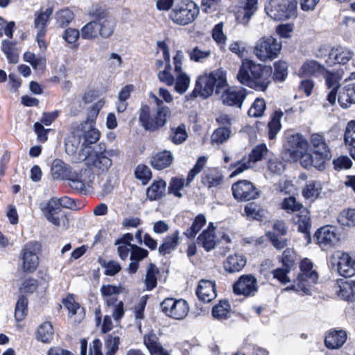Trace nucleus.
Returning a JSON list of instances; mask_svg holds the SVG:
<instances>
[{"label":"nucleus","mask_w":355,"mask_h":355,"mask_svg":"<svg viewBox=\"0 0 355 355\" xmlns=\"http://www.w3.org/2000/svg\"><path fill=\"white\" fill-rule=\"evenodd\" d=\"M272 73L271 67L245 60L242 62L236 78L243 85L256 90L265 91L270 83Z\"/></svg>","instance_id":"obj_1"},{"label":"nucleus","mask_w":355,"mask_h":355,"mask_svg":"<svg viewBox=\"0 0 355 355\" xmlns=\"http://www.w3.org/2000/svg\"><path fill=\"white\" fill-rule=\"evenodd\" d=\"M157 107L151 110L147 105H142L139 113V121L147 131L155 132L164 127L171 116L170 109L163 101L154 96Z\"/></svg>","instance_id":"obj_2"},{"label":"nucleus","mask_w":355,"mask_h":355,"mask_svg":"<svg viewBox=\"0 0 355 355\" xmlns=\"http://www.w3.org/2000/svg\"><path fill=\"white\" fill-rule=\"evenodd\" d=\"M310 147L312 154L307 153L303 157L302 166L309 168L311 166L322 171L325 164L332 157L331 152L322 135L312 134L310 139Z\"/></svg>","instance_id":"obj_3"},{"label":"nucleus","mask_w":355,"mask_h":355,"mask_svg":"<svg viewBox=\"0 0 355 355\" xmlns=\"http://www.w3.org/2000/svg\"><path fill=\"white\" fill-rule=\"evenodd\" d=\"M226 86H227L226 71L222 69H217L200 76L196 83V87H199L198 93L204 98L210 96L214 91L216 94H219L220 90Z\"/></svg>","instance_id":"obj_4"},{"label":"nucleus","mask_w":355,"mask_h":355,"mask_svg":"<svg viewBox=\"0 0 355 355\" xmlns=\"http://www.w3.org/2000/svg\"><path fill=\"white\" fill-rule=\"evenodd\" d=\"M281 50V41L272 36H265L256 42L254 53L259 60L266 62L277 58Z\"/></svg>","instance_id":"obj_5"},{"label":"nucleus","mask_w":355,"mask_h":355,"mask_svg":"<svg viewBox=\"0 0 355 355\" xmlns=\"http://www.w3.org/2000/svg\"><path fill=\"white\" fill-rule=\"evenodd\" d=\"M199 14V8L193 1L182 2L170 13V18L176 24L185 26L193 22Z\"/></svg>","instance_id":"obj_6"},{"label":"nucleus","mask_w":355,"mask_h":355,"mask_svg":"<svg viewBox=\"0 0 355 355\" xmlns=\"http://www.w3.org/2000/svg\"><path fill=\"white\" fill-rule=\"evenodd\" d=\"M318 279V275L315 270H313V263L304 259L300 263V272L297 275V284L296 291H302L304 294L310 295L311 287L315 284Z\"/></svg>","instance_id":"obj_7"},{"label":"nucleus","mask_w":355,"mask_h":355,"mask_svg":"<svg viewBox=\"0 0 355 355\" xmlns=\"http://www.w3.org/2000/svg\"><path fill=\"white\" fill-rule=\"evenodd\" d=\"M296 3L289 0H270L266 6L267 15L275 20H285L295 14Z\"/></svg>","instance_id":"obj_8"},{"label":"nucleus","mask_w":355,"mask_h":355,"mask_svg":"<svg viewBox=\"0 0 355 355\" xmlns=\"http://www.w3.org/2000/svg\"><path fill=\"white\" fill-rule=\"evenodd\" d=\"M333 269H335L340 275L350 277L355 275V257L340 250L334 252L329 259Z\"/></svg>","instance_id":"obj_9"},{"label":"nucleus","mask_w":355,"mask_h":355,"mask_svg":"<svg viewBox=\"0 0 355 355\" xmlns=\"http://www.w3.org/2000/svg\"><path fill=\"white\" fill-rule=\"evenodd\" d=\"M105 153H93L91 149H83L82 153L78 154V160L85 162L89 167L104 173L108 171L112 164L111 159Z\"/></svg>","instance_id":"obj_10"},{"label":"nucleus","mask_w":355,"mask_h":355,"mask_svg":"<svg viewBox=\"0 0 355 355\" xmlns=\"http://www.w3.org/2000/svg\"><path fill=\"white\" fill-rule=\"evenodd\" d=\"M89 15L92 18L96 19L100 37L108 38L113 35L116 26L115 21L106 9L94 6L89 10Z\"/></svg>","instance_id":"obj_11"},{"label":"nucleus","mask_w":355,"mask_h":355,"mask_svg":"<svg viewBox=\"0 0 355 355\" xmlns=\"http://www.w3.org/2000/svg\"><path fill=\"white\" fill-rule=\"evenodd\" d=\"M308 142L301 134L291 135L287 137L286 143L284 144L285 154L293 161L303 159L304 155L308 150Z\"/></svg>","instance_id":"obj_12"},{"label":"nucleus","mask_w":355,"mask_h":355,"mask_svg":"<svg viewBox=\"0 0 355 355\" xmlns=\"http://www.w3.org/2000/svg\"><path fill=\"white\" fill-rule=\"evenodd\" d=\"M162 311L167 316L175 320H182L188 314L189 306L183 299L168 297L160 304Z\"/></svg>","instance_id":"obj_13"},{"label":"nucleus","mask_w":355,"mask_h":355,"mask_svg":"<svg viewBox=\"0 0 355 355\" xmlns=\"http://www.w3.org/2000/svg\"><path fill=\"white\" fill-rule=\"evenodd\" d=\"M40 251V245L36 241L26 243L21 252L22 261V270L24 272L33 273L39 264L38 253Z\"/></svg>","instance_id":"obj_14"},{"label":"nucleus","mask_w":355,"mask_h":355,"mask_svg":"<svg viewBox=\"0 0 355 355\" xmlns=\"http://www.w3.org/2000/svg\"><path fill=\"white\" fill-rule=\"evenodd\" d=\"M234 198L239 201L254 200L260 196V191L249 180H239L232 186Z\"/></svg>","instance_id":"obj_15"},{"label":"nucleus","mask_w":355,"mask_h":355,"mask_svg":"<svg viewBox=\"0 0 355 355\" xmlns=\"http://www.w3.org/2000/svg\"><path fill=\"white\" fill-rule=\"evenodd\" d=\"M76 129L82 139V149L79 153H82L83 149H90L89 146L99 140L101 134L95 128L93 119H88L87 121L81 123Z\"/></svg>","instance_id":"obj_16"},{"label":"nucleus","mask_w":355,"mask_h":355,"mask_svg":"<svg viewBox=\"0 0 355 355\" xmlns=\"http://www.w3.org/2000/svg\"><path fill=\"white\" fill-rule=\"evenodd\" d=\"M40 209L48 221L57 227H60L62 223L65 225L67 218L64 214L60 215L61 209L57 203V198H51L47 202L41 203Z\"/></svg>","instance_id":"obj_17"},{"label":"nucleus","mask_w":355,"mask_h":355,"mask_svg":"<svg viewBox=\"0 0 355 355\" xmlns=\"http://www.w3.org/2000/svg\"><path fill=\"white\" fill-rule=\"evenodd\" d=\"M233 291L237 295H254L257 292V280L252 275H243L234 284Z\"/></svg>","instance_id":"obj_18"},{"label":"nucleus","mask_w":355,"mask_h":355,"mask_svg":"<svg viewBox=\"0 0 355 355\" xmlns=\"http://www.w3.org/2000/svg\"><path fill=\"white\" fill-rule=\"evenodd\" d=\"M120 344L119 336L115 334H109L105 340V355H114ZM102 343L99 339H94L89 348V355H103L101 352Z\"/></svg>","instance_id":"obj_19"},{"label":"nucleus","mask_w":355,"mask_h":355,"mask_svg":"<svg viewBox=\"0 0 355 355\" xmlns=\"http://www.w3.org/2000/svg\"><path fill=\"white\" fill-rule=\"evenodd\" d=\"M246 96L245 89L230 87L222 93L221 100L224 105L241 108Z\"/></svg>","instance_id":"obj_20"},{"label":"nucleus","mask_w":355,"mask_h":355,"mask_svg":"<svg viewBox=\"0 0 355 355\" xmlns=\"http://www.w3.org/2000/svg\"><path fill=\"white\" fill-rule=\"evenodd\" d=\"M293 254L294 252L292 249L286 248L283 252L282 257L283 268H277L272 271L273 277L277 279L283 284L290 282L287 274L290 272V269L294 263Z\"/></svg>","instance_id":"obj_21"},{"label":"nucleus","mask_w":355,"mask_h":355,"mask_svg":"<svg viewBox=\"0 0 355 355\" xmlns=\"http://www.w3.org/2000/svg\"><path fill=\"white\" fill-rule=\"evenodd\" d=\"M354 52L347 47L342 46L333 47L331 49L327 64L329 66L336 64H345L352 58Z\"/></svg>","instance_id":"obj_22"},{"label":"nucleus","mask_w":355,"mask_h":355,"mask_svg":"<svg viewBox=\"0 0 355 355\" xmlns=\"http://www.w3.org/2000/svg\"><path fill=\"white\" fill-rule=\"evenodd\" d=\"M84 173L87 175V178H83V175L79 178L78 173L73 171L74 175L67 179L69 187L80 193L87 192V185H89L94 178V175L90 169H85Z\"/></svg>","instance_id":"obj_23"},{"label":"nucleus","mask_w":355,"mask_h":355,"mask_svg":"<svg viewBox=\"0 0 355 355\" xmlns=\"http://www.w3.org/2000/svg\"><path fill=\"white\" fill-rule=\"evenodd\" d=\"M324 78L326 85L328 89H330L327 95V100L329 105H334L336 102L340 78L337 74L331 71H327Z\"/></svg>","instance_id":"obj_24"},{"label":"nucleus","mask_w":355,"mask_h":355,"mask_svg":"<svg viewBox=\"0 0 355 355\" xmlns=\"http://www.w3.org/2000/svg\"><path fill=\"white\" fill-rule=\"evenodd\" d=\"M51 173L54 180H67L74 175L72 168L60 159L53 161Z\"/></svg>","instance_id":"obj_25"},{"label":"nucleus","mask_w":355,"mask_h":355,"mask_svg":"<svg viewBox=\"0 0 355 355\" xmlns=\"http://www.w3.org/2000/svg\"><path fill=\"white\" fill-rule=\"evenodd\" d=\"M337 98L340 106L344 109L355 104V83H349L340 88Z\"/></svg>","instance_id":"obj_26"},{"label":"nucleus","mask_w":355,"mask_h":355,"mask_svg":"<svg viewBox=\"0 0 355 355\" xmlns=\"http://www.w3.org/2000/svg\"><path fill=\"white\" fill-rule=\"evenodd\" d=\"M335 291L343 300L353 301L355 300V281L340 279L335 286Z\"/></svg>","instance_id":"obj_27"},{"label":"nucleus","mask_w":355,"mask_h":355,"mask_svg":"<svg viewBox=\"0 0 355 355\" xmlns=\"http://www.w3.org/2000/svg\"><path fill=\"white\" fill-rule=\"evenodd\" d=\"M196 295L204 302H209L216 297V286L214 282L209 280L200 281Z\"/></svg>","instance_id":"obj_28"},{"label":"nucleus","mask_w":355,"mask_h":355,"mask_svg":"<svg viewBox=\"0 0 355 355\" xmlns=\"http://www.w3.org/2000/svg\"><path fill=\"white\" fill-rule=\"evenodd\" d=\"M201 182L209 189L216 187L223 182V173L216 168H208L203 172Z\"/></svg>","instance_id":"obj_29"},{"label":"nucleus","mask_w":355,"mask_h":355,"mask_svg":"<svg viewBox=\"0 0 355 355\" xmlns=\"http://www.w3.org/2000/svg\"><path fill=\"white\" fill-rule=\"evenodd\" d=\"M293 221L297 225V230L304 234L308 242L311 241L309 230L311 227L309 211L304 209L293 218Z\"/></svg>","instance_id":"obj_30"},{"label":"nucleus","mask_w":355,"mask_h":355,"mask_svg":"<svg viewBox=\"0 0 355 355\" xmlns=\"http://www.w3.org/2000/svg\"><path fill=\"white\" fill-rule=\"evenodd\" d=\"M173 156L170 150H164L156 153L151 157V166L157 170H163L171 165Z\"/></svg>","instance_id":"obj_31"},{"label":"nucleus","mask_w":355,"mask_h":355,"mask_svg":"<svg viewBox=\"0 0 355 355\" xmlns=\"http://www.w3.org/2000/svg\"><path fill=\"white\" fill-rule=\"evenodd\" d=\"M347 333L343 330H334L331 331L324 340L325 345L331 349L341 347L347 340Z\"/></svg>","instance_id":"obj_32"},{"label":"nucleus","mask_w":355,"mask_h":355,"mask_svg":"<svg viewBox=\"0 0 355 355\" xmlns=\"http://www.w3.org/2000/svg\"><path fill=\"white\" fill-rule=\"evenodd\" d=\"M144 343L151 355H166L168 353L163 348L157 336L153 332H149L144 336Z\"/></svg>","instance_id":"obj_33"},{"label":"nucleus","mask_w":355,"mask_h":355,"mask_svg":"<svg viewBox=\"0 0 355 355\" xmlns=\"http://www.w3.org/2000/svg\"><path fill=\"white\" fill-rule=\"evenodd\" d=\"M246 259L239 254L230 255L224 261V268L229 273L239 272L245 266Z\"/></svg>","instance_id":"obj_34"},{"label":"nucleus","mask_w":355,"mask_h":355,"mask_svg":"<svg viewBox=\"0 0 355 355\" xmlns=\"http://www.w3.org/2000/svg\"><path fill=\"white\" fill-rule=\"evenodd\" d=\"M314 236L317 239L318 243L321 248H325L331 245L336 239V235L330 227L324 226L320 228Z\"/></svg>","instance_id":"obj_35"},{"label":"nucleus","mask_w":355,"mask_h":355,"mask_svg":"<svg viewBox=\"0 0 355 355\" xmlns=\"http://www.w3.org/2000/svg\"><path fill=\"white\" fill-rule=\"evenodd\" d=\"M197 243L201 245L206 251L213 250L217 243L215 233L213 229L205 230L198 237Z\"/></svg>","instance_id":"obj_36"},{"label":"nucleus","mask_w":355,"mask_h":355,"mask_svg":"<svg viewBox=\"0 0 355 355\" xmlns=\"http://www.w3.org/2000/svg\"><path fill=\"white\" fill-rule=\"evenodd\" d=\"M257 9V0H246L245 7L236 14L239 23L246 25Z\"/></svg>","instance_id":"obj_37"},{"label":"nucleus","mask_w":355,"mask_h":355,"mask_svg":"<svg viewBox=\"0 0 355 355\" xmlns=\"http://www.w3.org/2000/svg\"><path fill=\"white\" fill-rule=\"evenodd\" d=\"M179 243V232L176 230L170 235L166 236L162 244L159 247L158 252L162 255H166L175 250Z\"/></svg>","instance_id":"obj_38"},{"label":"nucleus","mask_w":355,"mask_h":355,"mask_svg":"<svg viewBox=\"0 0 355 355\" xmlns=\"http://www.w3.org/2000/svg\"><path fill=\"white\" fill-rule=\"evenodd\" d=\"M1 50L10 63L16 64L18 62L19 50L17 47V42L3 40L1 42Z\"/></svg>","instance_id":"obj_39"},{"label":"nucleus","mask_w":355,"mask_h":355,"mask_svg":"<svg viewBox=\"0 0 355 355\" xmlns=\"http://www.w3.org/2000/svg\"><path fill=\"white\" fill-rule=\"evenodd\" d=\"M166 183L163 180L154 181L148 188L146 195L150 200L160 199L165 194Z\"/></svg>","instance_id":"obj_40"},{"label":"nucleus","mask_w":355,"mask_h":355,"mask_svg":"<svg viewBox=\"0 0 355 355\" xmlns=\"http://www.w3.org/2000/svg\"><path fill=\"white\" fill-rule=\"evenodd\" d=\"M80 148H82V139L76 129H75L66 139L65 150L67 154L74 155Z\"/></svg>","instance_id":"obj_41"},{"label":"nucleus","mask_w":355,"mask_h":355,"mask_svg":"<svg viewBox=\"0 0 355 355\" xmlns=\"http://www.w3.org/2000/svg\"><path fill=\"white\" fill-rule=\"evenodd\" d=\"M53 8L49 7L45 10H40V12H35L34 27L38 31L46 32V24L49 21V17L53 14Z\"/></svg>","instance_id":"obj_42"},{"label":"nucleus","mask_w":355,"mask_h":355,"mask_svg":"<svg viewBox=\"0 0 355 355\" xmlns=\"http://www.w3.org/2000/svg\"><path fill=\"white\" fill-rule=\"evenodd\" d=\"M344 141L349 146V153L355 160V121H352L347 123L346 127Z\"/></svg>","instance_id":"obj_43"},{"label":"nucleus","mask_w":355,"mask_h":355,"mask_svg":"<svg viewBox=\"0 0 355 355\" xmlns=\"http://www.w3.org/2000/svg\"><path fill=\"white\" fill-rule=\"evenodd\" d=\"M81 37L84 40H92L100 36L98 25L96 19L85 24L80 31Z\"/></svg>","instance_id":"obj_44"},{"label":"nucleus","mask_w":355,"mask_h":355,"mask_svg":"<svg viewBox=\"0 0 355 355\" xmlns=\"http://www.w3.org/2000/svg\"><path fill=\"white\" fill-rule=\"evenodd\" d=\"M322 191L320 182L316 180L308 181L302 190V195L306 199H316Z\"/></svg>","instance_id":"obj_45"},{"label":"nucleus","mask_w":355,"mask_h":355,"mask_svg":"<svg viewBox=\"0 0 355 355\" xmlns=\"http://www.w3.org/2000/svg\"><path fill=\"white\" fill-rule=\"evenodd\" d=\"M283 112L281 110H276L272 116L271 120L268 123V137L270 140L275 138L277 132L281 129V119L283 116Z\"/></svg>","instance_id":"obj_46"},{"label":"nucleus","mask_w":355,"mask_h":355,"mask_svg":"<svg viewBox=\"0 0 355 355\" xmlns=\"http://www.w3.org/2000/svg\"><path fill=\"white\" fill-rule=\"evenodd\" d=\"M230 305L227 300H221L212 309V315L215 319L223 320L228 318Z\"/></svg>","instance_id":"obj_47"},{"label":"nucleus","mask_w":355,"mask_h":355,"mask_svg":"<svg viewBox=\"0 0 355 355\" xmlns=\"http://www.w3.org/2000/svg\"><path fill=\"white\" fill-rule=\"evenodd\" d=\"M324 69V67L315 60H307L302 66L300 73L302 76H309L315 75Z\"/></svg>","instance_id":"obj_48"},{"label":"nucleus","mask_w":355,"mask_h":355,"mask_svg":"<svg viewBox=\"0 0 355 355\" xmlns=\"http://www.w3.org/2000/svg\"><path fill=\"white\" fill-rule=\"evenodd\" d=\"M187 133L184 124H181L177 128H171L169 139L175 144H182L187 138Z\"/></svg>","instance_id":"obj_49"},{"label":"nucleus","mask_w":355,"mask_h":355,"mask_svg":"<svg viewBox=\"0 0 355 355\" xmlns=\"http://www.w3.org/2000/svg\"><path fill=\"white\" fill-rule=\"evenodd\" d=\"M28 299L25 296L21 295L18 298L15 309V318L17 321H22L26 316L28 312Z\"/></svg>","instance_id":"obj_50"},{"label":"nucleus","mask_w":355,"mask_h":355,"mask_svg":"<svg viewBox=\"0 0 355 355\" xmlns=\"http://www.w3.org/2000/svg\"><path fill=\"white\" fill-rule=\"evenodd\" d=\"M53 328L52 324L46 322L42 324L37 331V338L43 343H49L53 338Z\"/></svg>","instance_id":"obj_51"},{"label":"nucleus","mask_w":355,"mask_h":355,"mask_svg":"<svg viewBox=\"0 0 355 355\" xmlns=\"http://www.w3.org/2000/svg\"><path fill=\"white\" fill-rule=\"evenodd\" d=\"M338 222L340 225L355 226V209H348L341 211L338 216Z\"/></svg>","instance_id":"obj_52"},{"label":"nucleus","mask_w":355,"mask_h":355,"mask_svg":"<svg viewBox=\"0 0 355 355\" xmlns=\"http://www.w3.org/2000/svg\"><path fill=\"white\" fill-rule=\"evenodd\" d=\"M98 263L105 268L104 274L105 275L114 276L121 270V266L117 261H107L99 258Z\"/></svg>","instance_id":"obj_53"},{"label":"nucleus","mask_w":355,"mask_h":355,"mask_svg":"<svg viewBox=\"0 0 355 355\" xmlns=\"http://www.w3.org/2000/svg\"><path fill=\"white\" fill-rule=\"evenodd\" d=\"M159 271L153 263H150L147 268L144 283L148 291H151L157 286V275Z\"/></svg>","instance_id":"obj_54"},{"label":"nucleus","mask_w":355,"mask_h":355,"mask_svg":"<svg viewBox=\"0 0 355 355\" xmlns=\"http://www.w3.org/2000/svg\"><path fill=\"white\" fill-rule=\"evenodd\" d=\"M206 224V218L203 214H198L194 219L191 227L184 232V235L189 238H194L196 234Z\"/></svg>","instance_id":"obj_55"},{"label":"nucleus","mask_w":355,"mask_h":355,"mask_svg":"<svg viewBox=\"0 0 355 355\" xmlns=\"http://www.w3.org/2000/svg\"><path fill=\"white\" fill-rule=\"evenodd\" d=\"M268 153V149L264 144H259L254 146L250 154L246 156L251 163L254 166L255 163L261 161Z\"/></svg>","instance_id":"obj_56"},{"label":"nucleus","mask_w":355,"mask_h":355,"mask_svg":"<svg viewBox=\"0 0 355 355\" xmlns=\"http://www.w3.org/2000/svg\"><path fill=\"white\" fill-rule=\"evenodd\" d=\"M253 166V164L251 163L249 159L245 156L241 160H239L234 164H232L230 165V169L234 168L230 175V178L235 177L243 173L244 171Z\"/></svg>","instance_id":"obj_57"},{"label":"nucleus","mask_w":355,"mask_h":355,"mask_svg":"<svg viewBox=\"0 0 355 355\" xmlns=\"http://www.w3.org/2000/svg\"><path fill=\"white\" fill-rule=\"evenodd\" d=\"M281 207L287 213H293L302 211L303 206L302 203L296 201L295 198L290 196L283 200Z\"/></svg>","instance_id":"obj_58"},{"label":"nucleus","mask_w":355,"mask_h":355,"mask_svg":"<svg viewBox=\"0 0 355 355\" xmlns=\"http://www.w3.org/2000/svg\"><path fill=\"white\" fill-rule=\"evenodd\" d=\"M266 107V105L264 99L257 98L250 107L248 114L251 117H260L263 115Z\"/></svg>","instance_id":"obj_59"},{"label":"nucleus","mask_w":355,"mask_h":355,"mask_svg":"<svg viewBox=\"0 0 355 355\" xmlns=\"http://www.w3.org/2000/svg\"><path fill=\"white\" fill-rule=\"evenodd\" d=\"M189 83L190 79L185 73L183 71L177 73L175 89L178 93L180 94H184L187 90Z\"/></svg>","instance_id":"obj_60"},{"label":"nucleus","mask_w":355,"mask_h":355,"mask_svg":"<svg viewBox=\"0 0 355 355\" xmlns=\"http://www.w3.org/2000/svg\"><path fill=\"white\" fill-rule=\"evenodd\" d=\"M288 64L284 61H277L274 64L273 79L284 81L288 75Z\"/></svg>","instance_id":"obj_61"},{"label":"nucleus","mask_w":355,"mask_h":355,"mask_svg":"<svg viewBox=\"0 0 355 355\" xmlns=\"http://www.w3.org/2000/svg\"><path fill=\"white\" fill-rule=\"evenodd\" d=\"M207 158L205 156L198 157L193 168L189 172L187 178L186 185L188 186L193 180L197 174H198L205 166Z\"/></svg>","instance_id":"obj_62"},{"label":"nucleus","mask_w":355,"mask_h":355,"mask_svg":"<svg viewBox=\"0 0 355 355\" xmlns=\"http://www.w3.org/2000/svg\"><path fill=\"white\" fill-rule=\"evenodd\" d=\"M187 53L190 59L195 62H202L211 55L210 50H202L199 46L188 50Z\"/></svg>","instance_id":"obj_63"},{"label":"nucleus","mask_w":355,"mask_h":355,"mask_svg":"<svg viewBox=\"0 0 355 355\" xmlns=\"http://www.w3.org/2000/svg\"><path fill=\"white\" fill-rule=\"evenodd\" d=\"M231 131L227 128H218L211 135V142L218 145L226 141L230 136Z\"/></svg>","instance_id":"obj_64"}]
</instances>
